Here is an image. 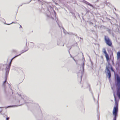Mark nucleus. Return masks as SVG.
Here are the masks:
<instances>
[{
  "mask_svg": "<svg viewBox=\"0 0 120 120\" xmlns=\"http://www.w3.org/2000/svg\"><path fill=\"white\" fill-rule=\"evenodd\" d=\"M102 50H103V53H105V55H106V54H107V53L106 52V49H105V48H103V49Z\"/></svg>",
  "mask_w": 120,
  "mask_h": 120,
  "instance_id": "6e6552de",
  "label": "nucleus"
},
{
  "mask_svg": "<svg viewBox=\"0 0 120 120\" xmlns=\"http://www.w3.org/2000/svg\"><path fill=\"white\" fill-rule=\"evenodd\" d=\"M85 3L86 4L89 5L90 6H92V5L90 4L88 2L85 1Z\"/></svg>",
  "mask_w": 120,
  "mask_h": 120,
  "instance_id": "9b49d317",
  "label": "nucleus"
},
{
  "mask_svg": "<svg viewBox=\"0 0 120 120\" xmlns=\"http://www.w3.org/2000/svg\"><path fill=\"white\" fill-rule=\"evenodd\" d=\"M104 38L105 42L106 44L109 46L112 47V42L109 37L107 36H105Z\"/></svg>",
  "mask_w": 120,
  "mask_h": 120,
  "instance_id": "7ed1b4c3",
  "label": "nucleus"
},
{
  "mask_svg": "<svg viewBox=\"0 0 120 120\" xmlns=\"http://www.w3.org/2000/svg\"><path fill=\"white\" fill-rule=\"evenodd\" d=\"M110 69L112 71H114L112 66H111L110 63H109L108 66L106 67V69L107 71L108 75L109 76V79H110L111 76V74L109 70Z\"/></svg>",
  "mask_w": 120,
  "mask_h": 120,
  "instance_id": "f03ea898",
  "label": "nucleus"
},
{
  "mask_svg": "<svg viewBox=\"0 0 120 120\" xmlns=\"http://www.w3.org/2000/svg\"><path fill=\"white\" fill-rule=\"evenodd\" d=\"M22 27L21 25H20V28H22Z\"/></svg>",
  "mask_w": 120,
  "mask_h": 120,
  "instance_id": "4468645a",
  "label": "nucleus"
},
{
  "mask_svg": "<svg viewBox=\"0 0 120 120\" xmlns=\"http://www.w3.org/2000/svg\"><path fill=\"white\" fill-rule=\"evenodd\" d=\"M12 51L13 52H15L16 51H15V50H13Z\"/></svg>",
  "mask_w": 120,
  "mask_h": 120,
  "instance_id": "2eb2a0df",
  "label": "nucleus"
},
{
  "mask_svg": "<svg viewBox=\"0 0 120 120\" xmlns=\"http://www.w3.org/2000/svg\"><path fill=\"white\" fill-rule=\"evenodd\" d=\"M115 85L116 86H120V77L118 76L117 77Z\"/></svg>",
  "mask_w": 120,
  "mask_h": 120,
  "instance_id": "20e7f679",
  "label": "nucleus"
},
{
  "mask_svg": "<svg viewBox=\"0 0 120 120\" xmlns=\"http://www.w3.org/2000/svg\"><path fill=\"white\" fill-rule=\"evenodd\" d=\"M20 55L19 54V55H17V56H15L14 57H13V58H12V59H11V61L10 62V63H9V65L8 66H7L6 67V70H7V71H9V69H10V66H11V62H12V60L14 58H15V57L18 56L19 55Z\"/></svg>",
  "mask_w": 120,
  "mask_h": 120,
  "instance_id": "423d86ee",
  "label": "nucleus"
},
{
  "mask_svg": "<svg viewBox=\"0 0 120 120\" xmlns=\"http://www.w3.org/2000/svg\"><path fill=\"white\" fill-rule=\"evenodd\" d=\"M9 119V117H7L6 118V120H8Z\"/></svg>",
  "mask_w": 120,
  "mask_h": 120,
  "instance_id": "f8f14e48",
  "label": "nucleus"
},
{
  "mask_svg": "<svg viewBox=\"0 0 120 120\" xmlns=\"http://www.w3.org/2000/svg\"><path fill=\"white\" fill-rule=\"evenodd\" d=\"M28 49V48L27 47H26V48L25 49L23 50V52H22V53H23L24 52H25L26 51H27Z\"/></svg>",
  "mask_w": 120,
  "mask_h": 120,
  "instance_id": "9d476101",
  "label": "nucleus"
},
{
  "mask_svg": "<svg viewBox=\"0 0 120 120\" xmlns=\"http://www.w3.org/2000/svg\"><path fill=\"white\" fill-rule=\"evenodd\" d=\"M105 57L106 58L107 60L108 61L109 60V58L108 54L105 55Z\"/></svg>",
  "mask_w": 120,
  "mask_h": 120,
  "instance_id": "1a4fd4ad",
  "label": "nucleus"
},
{
  "mask_svg": "<svg viewBox=\"0 0 120 120\" xmlns=\"http://www.w3.org/2000/svg\"><path fill=\"white\" fill-rule=\"evenodd\" d=\"M117 58L118 59H119L120 58V51L117 52Z\"/></svg>",
  "mask_w": 120,
  "mask_h": 120,
  "instance_id": "0eeeda50",
  "label": "nucleus"
},
{
  "mask_svg": "<svg viewBox=\"0 0 120 120\" xmlns=\"http://www.w3.org/2000/svg\"><path fill=\"white\" fill-rule=\"evenodd\" d=\"M113 95L115 98V104L112 111V115L114 116L113 120H116L118 111V101H117L116 99L115 94V92L114 91Z\"/></svg>",
  "mask_w": 120,
  "mask_h": 120,
  "instance_id": "f257e3e1",
  "label": "nucleus"
},
{
  "mask_svg": "<svg viewBox=\"0 0 120 120\" xmlns=\"http://www.w3.org/2000/svg\"><path fill=\"white\" fill-rule=\"evenodd\" d=\"M6 79H6L5 80L4 82H3L4 84L5 83V82L6 81Z\"/></svg>",
  "mask_w": 120,
  "mask_h": 120,
  "instance_id": "ddd939ff",
  "label": "nucleus"
},
{
  "mask_svg": "<svg viewBox=\"0 0 120 120\" xmlns=\"http://www.w3.org/2000/svg\"><path fill=\"white\" fill-rule=\"evenodd\" d=\"M117 89V94L119 98H120V86H116Z\"/></svg>",
  "mask_w": 120,
  "mask_h": 120,
  "instance_id": "39448f33",
  "label": "nucleus"
}]
</instances>
